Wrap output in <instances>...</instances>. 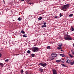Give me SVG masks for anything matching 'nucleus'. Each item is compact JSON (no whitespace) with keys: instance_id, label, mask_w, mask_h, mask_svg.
Returning <instances> with one entry per match:
<instances>
[{"instance_id":"19","label":"nucleus","mask_w":74,"mask_h":74,"mask_svg":"<svg viewBox=\"0 0 74 74\" xmlns=\"http://www.w3.org/2000/svg\"><path fill=\"white\" fill-rule=\"evenodd\" d=\"M23 69H21V74H23Z\"/></svg>"},{"instance_id":"17","label":"nucleus","mask_w":74,"mask_h":74,"mask_svg":"<svg viewBox=\"0 0 74 74\" xmlns=\"http://www.w3.org/2000/svg\"><path fill=\"white\" fill-rule=\"evenodd\" d=\"M58 47H61L62 46V44H61L60 45L59 44H58Z\"/></svg>"},{"instance_id":"15","label":"nucleus","mask_w":74,"mask_h":74,"mask_svg":"<svg viewBox=\"0 0 74 74\" xmlns=\"http://www.w3.org/2000/svg\"><path fill=\"white\" fill-rule=\"evenodd\" d=\"M70 64H71V65H73V64H74V61H73L72 62H71Z\"/></svg>"},{"instance_id":"41","label":"nucleus","mask_w":74,"mask_h":74,"mask_svg":"<svg viewBox=\"0 0 74 74\" xmlns=\"http://www.w3.org/2000/svg\"><path fill=\"white\" fill-rule=\"evenodd\" d=\"M5 0H3V2H4L5 1H4Z\"/></svg>"},{"instance_id":"38","label":"nucleus","mask_w":74,"mask_h":74,"mask_svg":"<svg viewBox=\"0 0 74 74\" xmlns=\"http://www.w3.org/2000/svg\"><path fill=\"white\" fill-rule=\"evenodd\" d=\"M3 48H1V51H3Z\"/></svg>"},{"instance_id":"13","label":"nucleus","mask_w":74,"mask_h":74,"mask_svg":"<svg viewBox=\"0 0 74 74\" xmlns=\"http://www.w3.org/2000/svg\"><path fill=\"white\" fill-rule=\"evenodd\" d=\"M71 31H72V32H73V31H74V29L73 28V27L72 26H71Z\"/></svg>"},{"instance_id":"12","label":"nucleus","mask_w":74,"mask_h":74,"mask_svg":"<svg viewBox=\"0 0 74 74\" xmlns=\"http://www.w3.org/2000/svg\"><path fill=\"white\" fill-rule=\"evenodd\" d=\"M61 65L63 67H67V66H66L64 64H62Z\"/></svg>"},{"instance_id":"21","label":"nucleus","mask_w":74,"mask_h":74,"mask_svg":"<svg viewBox=\"0 0 74 74\" xmlns=\"http://www.w3.org/2000/svg\"><path fill=\"white\" fill-rule=\"evenodd\" d=\"M68 55H69V56H70L71 58H73V56H72L69 53Z\"/></svg>"},{"instance_id":"27","label":"nucleus","mask_w":74,"mask_h":74,"mask_svg":"<svg viewBox=\"0 0 74 74\" xmlns=\"http://www.w3.org/2000/svg\"><path fill=\"white\" fill-rule=\"evenodd\" d=\"M18 20L19 21H21V18L19 17L18 18Z\"/></svg>"},{"instance_id":"25","label":"nucleus","mask_w":74,"mask_h":74,"mask_svg":"<svg viewBox=\"0 0 74 74\" xmlns=\"http://www.w3.org/2000/svg\"><path fill=\"white\" fill-rule=\"evenodd\" d=\"M47 27V25H43L42 26V27Z\"/></svg>"},{"instance_id":"42","label":"nucleus","mask_w":74,"mask_h":74,"mask_svg":"<svg viewBox=\"0 0 74 74\" xmlns=\"http://www.w3.org/2000/svg\"><path fill=\"white\" fill-rule=\"evenodd\" d=\"M73 47H74V44H73Z\"/></svg>"},{"instance_id":"20","label":"nucleus","mask_w":74,"mask_h":74,"mask_svg":"<svg viewBox=\"0 0 74 74\" xmlns=\"http://www.w3.org/2000/svg\"><path fill=\"white\" fill-rule=\"evenodd\" d=\"M27 52L29 54V53H31V51H30V50H28Z\"/></svg>"},{"instance_id":"14","label":"nucleus","mask_w":74,"mask_h":74,"mask_svg":"<svg viewBox=\"0 0 74 74\" xmlns=\"http://www.w3.org/2000/svg\"><path fill=\"white\" fill-rule=\"evenodd\" d=\"M60 56H62V57H64V56H65V55L63 54H60Z\"/></svg>"},{"instance_id":"39","label":"nucleus","mask_w":74,"mask_h":74,"mask_svg":"<svg viewBox=\"0 0 74 74\" xmlns=\"http://www.w3.org/2000/svg\"><path fill=\"white\" fill-rule=\"evenodd\" d=\"M25 0H21V1H24Z\"/></svg>"},{"instance_id":"34","label":"nucleus","mask_w":74,"mask_h":74,"mask_svg":"<svg viewBox=\"0 0 74 74\" xmlns=\"http://www.w3.org/2000/svg\"><path fill=\"white\" fill-rule=\"evenodd\" d=\"M53 59H54V58H50V60H53Z\"/></svg>"},{"instance_id":"26","label":"nucleus","mask_w":74,"mask_h":74,"mask_svg":"<svg viewBox=\"0 0 74 74\" xmlns=\"http://www.w3.org/2000/svg\"><path fill=\"white\" fill-rule=\"evenodd\" d=\"M23 37H27V36H26V34L23 35Z\"/></svg>"},{"instance_id":"30","label":"nucleus","mask_w":74,"mask_h":74,"mask_svg":"<svg viewBox=\"0 0 74 74\" xmlns=\"http://www.w3.org/2000/svg\"><path fill=\"white\" fill-rule=\"evenodd\" d=\"M60 17H61V16H63V15H62V14L60 13Z\"/></svg>"},{"instance_id":"11","label":"nucleus","mask_w":74,"mask_h":74,"mask_svg":"<svg viewBox=\"0 0 74 74\" xmlns=\"http://www.w3.org/2000/svg\"><path fill=\"white\" fill-rule=\"evenodd\" d=\"M35 56H36V55L33 53L31 55V56H32V57H34Z\"/></svg>"},{"instance_id":"6","label":"nucleus","mask_w":74,"mask_h":74,"mask_svg":"<svg viewBox=\"0 0 74 74\" xmlns=\"http://www.w3.org/2000/svg\"><path fill=\"white\" fill-rule=\"evenodd\" d=\"M51 56L52 57H51V58H52V57H53V58H55V57H56L57 56H58V55L56 53H53L51 54Z\"/></svg>"},{"instance_id":"2","label":"nucleus","mask_w":74,"mask_h":74,"mask_svg":"<svg viewBox=\"0 0 74 74\" xmlns=\"http://www.w3.org/2000/svg\"><path fill=\"white\" fill-rule=\"evenodd\" d=\"M69 6H70V4L64 5L62 7L61 9H62V10L65 11H67V9L69 8Z\"/></svg>"},{"instance_id":"24","label":"nucleus","mask_w":74,"mask_h":74,"mask_svg":"<svg viewBox=\"0 0 74 74\" xmlns=\"http://www.w3.org/2000/svg\"><path fill=\"white\" fill-rule=\"evenodd\" d=\"M57 49H62V48L60 47H57Z\"/></svg>"},{"instance_id":"33","label":"nucleus","mask_w":74,"mask_h":74,"mask_svg":"<svg viewBox=\"0 0 74 74\" xmlns=\"http://www.w3.org/2000/svg\"><path fill=\"white\" fill-rule=\"evenodd\" d=\"M54 18H58V16H55L54 17Z\"/></svg>"},{"instance_id":"5","label":"nucleus","mask_w":74,"mask_h":74,"mask_svg":"<svg viewBox=\"0 0 74 74\" xmlns=\"http://www.w3.org/2000/svg\"><path fill=\"white\" fill-rule=\"evenodd\" d=\"M68 58H67L66 59V62L67 63L69 64V63H71V60H69L68 59Z\"/></svg>"},{"instance_id":"31","label":"nucleus","mask_w":74,"mask_h":74,"mask_svg":"<svg viewBox=\"0 0 74 74\" xmlns=\"http://www.w3.org/2000/svg\"><path fill=\"white\" fill-rule=\"evenodd\" d=\"M47 24V23L46 22H44V23H43V25H45Z\"/></svg>"},{"instance_id":"9","label":"nucleus","mask_w":74,"mask_h":74,"mask_svg":"<svg viewBox=\"0 0 74 74\" xmlns=\"http://www.w3.org/2000/svg\"><path fill=\"white\" fill-rule=\"evenodd\" d=\"M39 70L41 72H43V69L41 68H39Z\"/></svg>"},{"instance_id":"32","label":"nucleus","mask_w":74,"mask_h":74,"mask_svg":"<svg viewBox=\"0 0 74 74\" xmlns=\"http://www.w3.org/2000/svg\"><path fill=\"white\" fill-rule=\"evenodd\" d=\"M8 60H8V59L6 60H5V62H8Z\"/></svg>"},{"instance_id":"35","label":"nucleus","mask_w":74,"mask_h":74,"mask_svg":"<svg viewBox=\"0 0 74 74\" xmlns=\"http://www.w3.org/2000/svg\"><path fill=\"white\" fill-rule=\"evenodd\" d=\"M2 56V54L0 53V57Z\"/></svg>"},{"instance_id":"16","label":"nucleus","mask_w":74,"mask_h":74,"mask_svg":"<svg viewBox=\"0 0 74 74\" xmlns=\"http://www.w3.org/2000/svg\"><path fill=\"white\" fill-rule=\"evenodd\" d=\"M21 33L22 34H25V32L23 30L21 31Z\"/></svg>"},{"instance_id":"23","label":"nucleus","mask_w":74,"mask_h":74,"mask_svg":"<svg viewBox=\"0 0 74 74\" xmlns=\"http://www.w3.org/2000/svg\"><path fill=\"white\" fill-rule=\"evenodd\" d=\"M47 48L48 49H51V48L50 47V46H48L47 47Z\"/></svg>"},{"instance_id":"10","label":"nucleus","mask_w":74,"mask_h":74,"mask_svg":"<svg viewBox=\"0 0 74 74\" xmlns=\"http://www.w3.org/2000/svg\"><path fill=\"white\" fill-rule=\"evenodd\" d=\"M0 66L3 67V66H4V64H3L1 62H0Z\"/></svg>"},{"instance_id":"4","label":"nucleus","mask_w":74,"mask_h":74,"mask_svg":"<svg viewBox=\"0 0 74 74\" xmlns=\"http://www.w3.org/2000/svg\"><path fill=\"white\" fill-rule=\"evenodd\" d=\"M47 64L46 63H45L44 64H43L42 62H41L38 64V65H39L40 66H43V67H45L47 66Z\"/></svg>"},{"instance_id":"3","label":"nucleus","mask_w":74,"mask_h":74,"mask_svg":"<svg viewBox=\"0 0 74 74\" xmlns=\"http://www.w3.org/2000/svg\"><path fill=\"white\" fill-rule=\"evenodd\" d=\"M39 51L38 48L37 47H33V52H38Z\"/></svg>"},{"instance_id":"28","label":"nucleus","mask_w":74,"mask_h":74,"mask_svg":"<svg viewBox=\"0 0 74 74\" xmlns=\"http://www.w3.org/2000/svg\"><path fill=\"white\" fill-rule=\"evenodd\" d=\"M73 14H71L69 15V16L70 17L73 16Z\"/></svg>"},{"instance_id":"40","label":"nucleus","mask_w":74,"mask_h":74,"mask_svg":"<svg viewBox=\"0 0 74 74\" xmlns=\"http://www.w3.org/2000/svg\"><path fill=\"white\" fill-rule=\"evenodd\" d=\"M61 51L62 52H63V50L62 49H61Z\"/></svg>"},{"instance_id":"36","label":"nucleus","mask_w":74,"mask_h":74,"mask_svg":"<svg viewBox=\"0 0 74 74\" xmlns=\"http://www.w3.org/2000/svg\"><path fill=\"white\" fill-rule=\"evenodd\" d=\"M25 73L26 74H28V72L27 71H26Z\"/></svg>"},{"instance_id":"7","label":"nucleus","mask_w":74,"mask_h":74,"mask_svg":"<svg viewBox=\"0 0 74 74\" xmlns=\"http://www.w3.org/2000/svg\"><path fill=\"white\" fill-rule=\"evenodd\" d=\"M53 73V74H57L56 73V70L54 69L52 70Z\"/></svg>"},{"instance_id":"1","label":"nucleus","mask_w":74,"mask_h":74,"mask_svg":"<svg viewBox=\"0 0 74 74\" xmlns=\"http://www.w3.org/2000/svg\"><path fill=\"white\" fill-rule=\"evenodd\" d=\"M64 38L65 40H67L68 41L72 40H73L72 37H71L70 35L68 34L65 35L64 36Z\"/></svg>"},{"instance_id":"29","label":"nucleus","mask_w":74,"mask_h":74,"mask_svg":"<svg viewBox=\"0 0 74 74\" xmlns=\"http://www.w3.org/2000/svg\"><path fill=\"white\" fill-rule=\"evenodd\" d=\"M71 52H72V53H73V54H74V51H73V50H71Z\"/></svg>"},{"instance_id":"18","label":"nucleus","mask_w":74,"mask_h":74,"mask_svg":"<svg viewBox=\"0 0 74 74\" xmlns=\"http://www.w3.org/2000/svg\"><path fill=\"white\" fill-rule=\"evenodd\" d=\"M56 62H57V63H59V62H60V60H56Z\"/></svg>"},{"instance_id":"37","label":"nucleus","mask_w":74,"mask_h":74,"mask_svg":"<svg viewBox=\"0 0 74 74\" xmlns=\"http://www.w3.org/2000/svg\"><path fill=\"white\" fill-rule=\"evenodd\" d=\"M29 4H33V3L30 2Z\"/></svg>"},{"instance_id":"22","label":"nucleus","mask_w":74,"mask_h":74,"mask_svg":"<svg viewBox=\"0 0 74 74\" xmlns=\"http://www.w3.org/2000/svg\"><path fill=\"white\" fill-rule=\"evenodd\" d=\"M42 19V17H39L38 18V19L39 21H40V20H41V19Z\"/></svg>"},{"instance_id":"43","label":"nucleus","mask_w":74,"mask_h":74,"mask_svg":"<svg viewBox=\"0 0 74 74\" xmlns=\"http://www.w3.org/2000/svg\"><path fill=\"white\" fill-rule=\"evenodd\" d=\"M1 13L0 12V14H1Z\"/></svg>"},{"instance_id":"8","label":"nucleus","mask_w":74,"mask_h":74,"mask_svg":"<svg viewBox=\"0 0 74 74\" xmlns=\"http://www.w3.org/2000/svg\"><path fill=\"white\" fill-rule=\"evenodd\" d=\"M60 60V62L61 61V62H62V63H64V61H64V59H63V58L61 59Z\"/></svg>"}]
</instances>
